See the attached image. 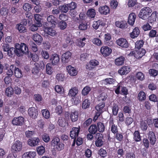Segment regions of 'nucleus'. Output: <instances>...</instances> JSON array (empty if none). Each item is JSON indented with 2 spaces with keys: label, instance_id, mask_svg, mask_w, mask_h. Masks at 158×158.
I'll use <instances>...</instances> for the list:
<instances>
[{
  "label": "nucleus",
  "instance_id": "nucleus-59",
  "mask_svg": "<svg viewBox=\"0 0 158 158\" xmlns=\"http://www.w3.org/2000/svg\"><path fill=\"white\" fill-rule=\"evenodd\" d=\"M148 73L151 76L155 77L158 74V71L155 69H151L148 70Z\"/></svg>",
  "mask_w": 158,
  "mask_h": 158
},
{
  "label": "nucleus",
  "instance_id": "nucleus-57",
  "mask_svg": "<svg viewBox=\"0 0 158 158\" xmlns=\"http://www.w3.org/2000/svg\"><path fill=\"white\" fill-rule=\"evenodd\" d=\"M112 112L114 115H116L117 114L119 108L118 106L116 103H114L112 108Z\"/></svg>",
  "mask_w": 158,
  "mask_h": 158
},
{
  "label": "nucleus",
  "instance_id": "nucleus-37",
  "mask_svg": "<svg viewBox=\"0 0 158 158\" xmlns=\"http://www.w3.org/2000/svg\"><path fill=\"white\" fill-rule=\"evenodd\" d=\"M95 10L92 8L89 9L87 11L86 15L89 19L94 18L96 15Z\"/></svg>",
  "mask_w": 158,
  "mask_h": 158
},
{
  "label": "nucleus",
  "instance_id": "nucleus-38",
  "mask_svg": "<svg viewBox=\"0 0 158 158\" xmlns=\"http://www.w3.org/2000/svg\"><path fill=\"white\" fill-rule=\"evenodd\" d=\"M45 30L47 31V33L51 36H55L57 34L55 30L52 27H46L45 28Z\"/></svg>",
  "mask_w": 158,
  "mask_h": 158
},
{
  "label": "nucleus",
  "instance_id": "nucleus-55",
  "mask_svg": "<svg viewBox=\"0 0 158 158\" xmlns=\"http://www.w3.org/2000/svg\"><path fill=\"white\" fill-rule=\"evenodd\" d=\"M107 97V94L104 93H102L98 96V101L104 102Z\"/></svg>",
  "mask_w": 158,
  "mask_h": 158
},
{
  "label": "nucleus",
  "instance_id": "nucleus-32",
  "mask_svg": "<svg viewBox=\"0 0 158 158\" xmlns=\"http://www.w3.org/2000/svg\"><path fill=\"white\" fill-rule=\"evenodd\" d=\"M125 60L124 57L121 56L115 59L114 63L117 66L122 65L124 64Z\"/></svg>",
  "mask_w": 158,
  "mask_h": 158
},
{
  "label": "nucleus",
  "instance_id": "nucleus-15",
  "mask_svg": "<svg viewBox=\"0 0 158 158\" xmlns=\"http://www.w3.org/2000/svg\"><path fill=\"white\" fill-rule=\"evenodd\" d=\"M72 56V53L69 51L63 54L61 56V61L63 63H68L70 60Z\"/></svg>",
  "mask_w": 158,
  "mask_h": 158
},
{
  "label": "nucleus",
  "instance_id": "nucleus-7",
  "mask_svg": "<svg viewBox=\"0 0 158 158\" xmlns=\"http://www.w3.org/2000/svg\"><path fill=\"white\" fill-rule=\"evenodd\" d=\"M146 52L145 49L142 48L140 50L132 51L130 53V55H133L136 59H139L145 55Z\"/></svg>",
  "mask_w": 158,
  "mask_h": 158
},
{
  "label": "nucleus",
  "instance_id": "nucleus-39",
  "mask_svg": "<svg viewBox=\"0 0 158 158\" xmlns=\"http://www.w3.org/2000/svg\"><path fill=\"white\" fill-rule=\"evenodd\" d=\"M135 77L137 80L142 81L145 79V77L143 73L141 72H138L135 74Z\"/></svg>",
  "mask_w": 158,
  "mask_h": 158
},
{
  "label": "nucleus",
  "instance_id": "nucleus-35",
  "mask_svg": "<svg viewBox=\"0 0 158 158\" xmlns=\"http://www.w3.org/2000/svg\"><path fill=\"white\" fill-rule=\"evenodd\" d=\"M7 55L8 56L11 57L15 56V55L17 56V53L16 48H10L7 52Z\"/></svg>",
  "mask_w": 158,
  "mask_h": 158
},
{
  "label": "nucleus",
  "instance_id": "nucleus-54",
  "mask_svg": "<svg viewBox=\"0 0 158 158\" xmlns=\"http://www.w3.org/2000/svg\"><path fill=\"white\" fill-rule=\"evenodd\" d=\"M36 150L38 154L40 155H43L45 151V148L43 146H40L38 147Z\"/></svg>",
  "mask_w": 158,
  "mask_h": 158
},
{
  "label": "nucleus",
  "instance_id": "nucleus-48",
  "mask_svg": "<svg viewBox=\"0 0 158 158\" xmlns=\"http://www.w3.org/2000/svg\"><path fill=\"white\" fill-rule=\"evenodd\" d=\"M80 22V24L78 26L79 29L81 30H85L88 28V26L87 23H86V21L85 22Z\"/></svg>",
  "mask_w": 158,
  "mask_h": 158
},
{
  "label": "nucleus",
  "instance_id": "nucleus-29",
  "mask_svg": "<svg viewBox=\"0 0 158 158\" xmlns=\"http://www.w3.org/2000/svg\"><path fill=\"white\" fill-rule=\"evenodd\" d=\"M104 38V41L106 44L109 46L112 45L113 42L112 41H110L111 39V37L110 34L107 33L105 34Z\"/></svg>",
  "mask_w": 158,
  "mask_h": 158
},
{
  "label": "nucleus",
  "instance_id": "nucleus-21",
  "mask_svg": "<svg viewBox=\"0 0 158 158\" xmlns=\"http://www.w3.org/2000/svg\"><path fill=\"white\" fill-rule=\"evenodd\" d=\"M66 69L68 73L71 76H75L77 73V71L76 69L71 65L67 66Z\"/></svg>",
  "mask_w": 158,
  "mask_h": 158
},
{
  "label": "nucleus",
  "instance_id": "nucleus-64",
  "mask_svg": "<svg viewBox=\"0 0 158 158\" xmlns=\"http://www.w3.org/2000/svg\"><path fill=\"white\" fill-rule=\"evenodd\" d=\"M42 138L43 140L45 143H48L49 141V135L46 133H44L42 135Z\"/></svg>",
  "mask_w": 158,
  "mask_h": 158
},
{
  "label": "nucleus",
  "instance_id": "nucleus-14",
  "mask_svg": "<svg viewBox=\"0 0 158 158\" xmlns=\"http://www.w3.org/2000/svg\"><path fill=\"white\" fill-rule=\"evenodd\" d=\"M28 114L30 117L35 119L38 116V111L34 107L29 108L28 110Z\"/></svg>",
  "mask_w": 158,
  "mask_h": 158
},
{
  "label": "nucleus",
  "instance_id": "nucleus-30",
  "mask_svg": "<svg viewBox=\"0 0 158 158\" xmlns=\"http://www.w3.org/2000/svg\"><path fill=\"white\" fill-rule=\"evenodd\" d=\"M32 39L38 44H40L43 40L42 36L38 33L34 34L32 36Z\"/></svg>",
  "mask_w": 158,
  "mask_h": 158
},
{
  "label": "nucleus",
  "instance_id": "nucleus-47",
  "mask_svg": "<svg viewBox=\"0 0 158 158\" xmlns=\"http://www.w3.org/2000/svg\"><path fill=\"white\" fill-rule=\"evenodd\" d=\"M90 101L87 99H85L82 102V107L83 109H86L88 108L90 105Z\"/></svg>",
  "mask_w": 158,
  "mask_h": 158
},
{
  "label": "nucleus",
  "instance_id": "nucleus-51",
  "mask_svg": "<svg viewBox=\"0 0 158 158\" xmlns=\"http://www.w3.org/2000/svg\"><path fill=\"white\" fill-rule=\"evenodd\" d=\"M58 123L60 126L62 127L65 126L66 124L65 118L62 117L59 118L58 121Z\"/></svg>",
  "mask_w": 158,
  "mask_h": 158
},
{
  "label": "nucleus",
  "instance_id": "nucleus-4",
  "mask_svg": "<svg viewBox=\"0 0 158 158\" xmlns=\"http://www.w3.org/2000/svg\"><path fill=\"white\" fill-rule=\"evenodd\" d=\"M95 144L97 147H102L104 144V139L102 134L98 133L96 134Z\"/></svg>",
  "mask_w": 158,
  "mask_h": 158
},
{
  "label": "nucleus",
  "instance_id": "nucleus-31",
  "mask_svg": "<svg viewBox=\"0 0 158 158\" xmlns=\"http://www.w3.org/2000/svg\"><path fill=\"white\" fill-rule=\"evenodd\" d=\"M35 152L29 151L24 153L22 156V158H34L36 156Z\"/></svg>",
  "mask_w": 158,
  "mask_h": 158
},
{
  "label": "nucleus",
  "instance_id": "nucleus-63",
  "mask_svg": "<svg viewBox=\"0 0 158 158\" xmlns=\"http://www.w3.org/2000/svg\"><path fill=\"white\" fill-rule=\"evenodd\" d=\"M16 28L20 32H23L25 30V27L21 23L17 24L16 26Z\"/></svg>",
  "mask_w": 158,
  "mask_h": 158
},
{
  "label": "nucleus",
  "instance_id": "nucleus-11",
  "mask_svg": "<svg viewBox=\"0 0 158 158\" xmlns=\"http://www.w3.org/2000/svg\"><path fill=\"white\" fill-rule=\"evenodd\" d=\"M148 139L149 140L150 144L154 145L156 143V139L155 134L152 131H150L147 134Z\"/></svg>",
  "mask_w": 158,
  "mask_h": 158
},
{
  "label": "nucleus",
  "instance_id": "nucleus-18",
  "mask_svg": "<svg viewBox=\"0 0 158 158\" xmlns=\"http://www.w3.org/2000/svg\"><path fill=\"white\" fill-rule=\"evenodd\" d=\"M15 67V65L14 64H12L10 66L8 65L7 66H6L5 69L6 71V75L11 77L13 74Z\"/></svg>",
  "mask_w": 158,
  "mask_h": 158
},
{
  "label": "nucleus",
  "instance_id": "nucleus-8",
  "mask_svg": "<svg viewBox=\"0 0 158 158\" xmlns=\"http://www.w3.org/2000/svg\"><path fill=\"white\" fill-rule=\"evenodd\" d=\"M80 129V127L78 126L77 127H73L70 131V135L72 139H74L73 144H75L76 138L77 137Z\"/></svg>",
  "mask_w": 158,
  "mask_h": 158
},
{
  "label": "nucleus",
  "instance_id": "nucleus-53",
  "mask_svg": "<svg viewBox=\"0 0 158 158\" xmlns=\"http://www.w3.org/2000/svg\"><path fill=\"white\" fill-rule=\"evenodd\" d=\"M138 98L140 101L144 100L146 98V94L143 91H140L138 94Z\"/></svg>",
  "mask_w": 158,
  "mask_h": 158
},
{
  "label": "nucleus",
  "instance_id": "nucleus-12",
  "mask_svg": "<svg viewBox=\"0 0 158 158\" xmlns=\"http://www.w3.org/2000/svg\"><path fill=\"white\" fill-rule=\"evenodd\" d=\"M100 52L103 56L105 57L109 56L112 53L111 48L106 46L102 47L100 49Z\"/></svg>",
  "mask_w": 158,
  "mask_h": 158
},
{
  "label": "nucleus",
  "instance_id": "nucleus-58",
  "mask_svg": "<svg viewBox=\"0 0 158 158\" xmlns=\"http://www.w3.org/2000/svg\"><path fill=\"white\" fill-rule=\"evenodd\" d=\"M50 84L48 80H44L42 81L41 86L44 89H47L49 87Z\"/></svg>",
  "mask_w": 158,
  "mask_h": 158
},
{
  "label": "nucleus",
  "instance_id": "nucleus-27",
  "mask_svg": "<svg viewBox=\"0 0 158 158\" xmlns=\"http://www.w3.org/2000/svg\"><path fill=\"white\" fill-rule=\"evenodd\" d=\"M136 16L134 13H131L128 17V23L131 25L133 26L135 23Z\"/></svg>",
  "mask_w": 158,
  "mask_h": 158
},
{
  "label": "nucleus",
  "instance_id": "nucleus-6",
  "mask_svg": "<svg viewBox=\"0 0 158 158\" xmlns=\"http://www.w3.org/2000/svg\"><path fill=\"white\" fill-rule=\"evenodd\" d=\"M99 62L95 59L91 60L85 65L86 69L89 70H92L96 68L99 65Z\"/></svg>",
  "mask_w": 158,
  "mask_h": 158
},
{
  "label": "nucleus",
  "instance_id": "nucleus-40",
  "mask_svg": "<svg viewBox=\"0 0 158 158\" xmlns=\"http://www.w3.org/2000/svg\"><path fill=\"white\" fill-rule=\"evenodd\" d=\"M34 18L35 19V24L39 25V26H41L42 23H41L42 20V16L39 14H35L34 15Z\"/></svg>",
  "mask_w": 158,
  "mask_h": 158
},
{
  "label": "nucleus",
  "instance_id": "nucleus-23",
  "mask_svg": "<svg viewBox=\"0 0 158 158\" xmlns=\"http://www.w3.org/2000/svg\"><path fill=\"white\" fill-rule=\"evenodd\" d=\"M105 24L103 20H99L97 21H94L93 22L92 27L94 29L97 30L101 26L104 27Z\"/></svg>",
  "mask_w": 158,
  "mask_h": 158
},
{
  "label": "nucleus",
  "instance_id": "nucleus-24",
  "mask_svg": "<svg viewBox=\"0 0 158 158\" xmlns=\"http://www.w3.org/2000/svg\"><path fill=\"white\" fill-rule=\"evenodd\" d=\"M140 32L139 28L137 27H135L133 30L130 33V36L132 39H135L139 36Z\"/></svg>",
  "mask_w": 158,
  "mask_h": 158
},
{
  "label": "nucleus",
  "instance_id": "nucleus-5",
  "mask_svg": "<svg viewBox=\"0 0 158 158\" xmlns=\"http://www.w3.org/2000/svg\"><path fill=\"white\" fill-rule=\"evenodd\" d=\"M23 148L22 143L19 140H17L12 145L11 151L14 153L20 152Z\"/></svg>",
  "mask_w": 158,
  "mask_h": 158
},
{
  "label": "nucleus",
  "instance_id": "nucleus-1",
  "mask_svg": "<svg viewBox=\"0 0 158 158\" xmlns=\"http://www.w3.org/2000/svg\"><path fill=\"white\" fill-rule=\"evenodd\" d=\"M51 145L55 151H60L64 148V144L60 141L59 137L57 136L53 137L51 142Z\"/></svg>",
  "mask_w": 158,
  "mask_h": 158
},
{
  "label": "nucleus",
  "instance_id": "nucleus-41",
  "mask_svg": "<svg viewBox=\"0 0 158 158\" xmlns=\"http://www.w3.org/2000/svg\"><path fill=\"white\" fill-rule=\"evenodd\" d=\"M88 131L89 133L95 134L98 131L97 127L96 124L91 125L88 128Z\"/></svg>",
  "mask_w": 158,
  "mask_h": 158
},
{
  "label": "nucleus",
  "instance_id": "nucleus-45",
  "mask_svg": "<svg viewBox=\"0 0 158 158\" xmlns=\"http://www.w3.org/2000/svg\"><path fill=\"white\" fill-rule=\"evenodd\" d=\"M39 65L38 63H35L34 67L32 68L31 72L34 74H37L39 72Z\"/></svg>",
  "mask_w": 158,
  "mask_h": 158
},
{
  "label": "nucleus",
  "instance_id": "nucleus-36",
  "mask_svg": "<svg viewBox=\"0 0 158 158\" xmlns=\"http://www.w3.org/2000/svg\"><path fill=\"white\" fill-rule=\"evenodd\" d=\"M14 74L15 77L17 78H20L23 77V72L21 70L18 68L15 67L14 72Z\"/></svg>",
  "mask_w": 158,
  "mask_h": 158
},
{
  "label": "nucleus",
  "instance_id": "nucleus-3",
  "mask_svg": "<svg viewBox=\"0 0 158 158\" xmlns=\"http://www.w3.org/2000/svg\"><path fill=\"white\" fill-rule=\"evenodd\" d=\"M152 12V10L150 7H144L141 10L139 15V18L143 19H147L150 16V15Z\"/></svg>",
  "mask_w": 158,
  "mask_h": 158
},
{
  "label": "nucleus",
  "instance_id": "nucleus-13",
  "mask_svg": "<svg viewBox=\"0 0 158 158\" xmlns=\"http://www.w3.org/2000/svg\"><path fill=\"white\" fill-rule=\"evenodd\" d=\"M116 43L119 46L122 48H127L129 47V43L126 39L121 38L117 40Z\"/></svg>",
  "mask_w": 158,
  "mask_h": 158
},
{
  "label": "nucleus",
  "instance_id": "nucleus-43",
  "mask_svg": "<svg viewBox=\"0 0 158 158\" xmlns=\"http://www.w3.org/2000/svg\"><path fill=\"white\" fill-rule=\"evenodd\" d=\"M97 128L98 131L100 132H103L105 130V127L103 123L100 122H98L97 124Z\"/></svg>",
  "mask_w": 158,
  "mask_h": 158
},
{
  "label": "nucleus",
  "instance_id": "nucleus-49",
  "mask_svg": "<svg viewBox=\"0 0 158 158\" xmlns=\"http://www.w3.org/2000/svg\"><path fill=\"white\" fill-rule=\"evenodd\" d=\"M41 112L43 116L45 118L48 119L49 118L50 116V114L47 109H46L42 110Z\"/></svg>",
  "mask_w": 158,
  "mask_h": 158
},
{
  "label": "nucleus",
  "instance_id": "nucleus-61",
  "mask_svg": "<svg viewBox=\"0 0 158 158\" xmlns=\"http://www.w3.org/2000/svg\"><path fill=\"white\" fill-rule=\"evenodd\" d=\"M61 12L66 13L69 10L67 4H65L59 7Z\"/></svg>",
  "mask_w": 158,
  "mask_h": 158
},
{
  "label": "nucleus",
  "instance_id": "nucleus-46",
  "mask_svg": "<svg viewBox=\"0 0 158 158\" xmlns=\"http://www.w3.org/2000/svg\"><path fill=\"white\" fill-rule=\"evenodd\" d=\"M91 90V88L89 86L87 85L83 88L81 91V94L83 96H86L89 94Z\"/></svg>",
  "mask_w": 158,
  "mask_h": 158
},
{
  "label": "nucleus",
  "instance_id": "nucleus-25",
  "mask_svg": "<svg viewBox=\"0 0 158 158\" xmlns=\"http://www.w3.org/2000/svg\"><path fill=\"white\" fill-rule=\"evenodd\" d=\"M133 139L136 142H139L142 140V137L139 131H135L133 134Z\"/></svg>",
  "mask_w": 158,
  "mask_h": 158
},
{
  "label": "nucleus",
  "instance_id": "nucleus-9",
  "mask_svg": "<svg viewBox=\"0 0 158 158\" xmlns=\"http://www.w3.org/2000/svg\"><path fill=\"white\" fill-rule=\"evenodd\" d=\"M109 129L111 132L114 135L118 131V128L117 125L114 124V118L110 117L109 120Z\"/></svg>",
  "mask_w": 158,
  "mask_h": 158
},
{
  "label": "nucleus",
  "instance_id": "nucleus-33",
  "mask_svg": "<svg viewBox=\"0 0 158 158\" xmlns=\"http://www.w3.org/2000/svg\"><path fill=\"white\" fill-rule=\"evenodd\" d=\"M115 25L117 27L123 29H125L127 27V23L125 21H116L115 22Z\"/></svg>",
  "mask_w": 158,
  "mask_h": 158
},
{
  "label": "nucleus",
  "instance_id": "nucleus-22",
  "mask_svg": "<svg viewBox=\"0 0 158 158\" xmlns=\"http://www.w3.org/2000/svg\"><path fill=\"white\" fill-rule=\"evenodd\" d=\"M130 71V68L128 66H123L118 70V73L121 75L127 74Z\"/></svg>",
  "mask_w": 158,
  "mask_h": 158
},
{
  "label": "nucleus",
  "instance_id": "nucleus-28",
  "mask_svg": "<svg viewBox=\"0 0 158 158\" xmlns=\"http://www.w3.org/2000/svg\"><path fill=\"white\" fill-rule=\"evenodd\" d=\"M105 106L104 102H102L101 103L98 104L95 106V109L97 112L102 114L103 112V109Z\"/></svg>",
  "mask_w": 158,
  "mask_h": 158
},
{
  "label": "nucleus",
  "instance_id": "nucleus-20",
  "mask_svg": "<svg viewBox=\"0 0 158 158\" xmlns=\"http://www.w3.org/2000/svg\"><path fill=\"white\" fill-rule=\"evenodd\" d=\"M47 20L48 22L53 25L52 27H55L56 24L58 23L59 22L57 19L52 15H50L48 16Z\"/></svg>",
  "mask_w": 158,
  "mask_h": 158
},
{
  "label": "nucleus",
  "instance_id": "nucleus-44",
  "mask_svg": "<svg viewBox=\"0 0 158 158\" xmlns=\"http://www.w3.org/2000/svg\"><path fill=\"white\" fill-rule=\"evenodd\" d=\"M14 94V89L11 86L8 87L6 89L5 94L8 97H11Z\"/></svg>",
  "mask_w": 158,
  "mask_h": 158
},
{
  "label": "nucleus",
  "instance_id": "nucleus-26",
  "mask_svg": "<svg viewBox=\"0 0 158 158\" xmlns=\"http://www.w3.org/2000/svg\"><path fill=\"white\" fill-rule=\"evenodd\" d=\"M78 92V90L77 88L76 87H72L69 90L68 93L69 96L72 98L73 99H74V98L77 95Z\"/></svg>",
  "mask_w": 158,
  "mask_h": 158
},
{
  "label": "nucleus",
  "instance_id": "nucleus-10",
  "mask_svg": "<svg viewBox=\"0 0 158 158\" xmlns=\"http://www.w3.org/2000/svg\"><path fill=\"white\" fill-rule=\"evenodd\" d=\"M24 118L22 116L14 117L12 121V124L13 125L22 126L24 123Z\"/></svg>",
  "mask_w": 158,
  "mask_h": 158
},
{
  "label": "nucleus",
  "instance_id": "nucleus-56",
  "mask_svg": "<svg viewBox=\"0 0 158 158\" xmlns=\"http://www.w3.org/2000/svg\"><path fill=\"white\" fill-rule=\"evenodd\" d=\"M98 154L102 157H105L107 156V152L106 150L102 148L99 149L98 152Z\"/></svg>",
  "mask_w": 158,
  "mask_h": 158
},
{
  "label": "nucleus",
  "instance_id": "nucleus-50",
  "mask_svg": "<svg viewBox=\"0 0 158 158\" xmlns=\"http://www.w3.org/2000/svg\"><path fill=\"white\" fill-rule=\"evenodd\" d=\"M139 127L141 129L144 131L147 130L148 128V125L145 121L142 120L140 122Z\"/></svg>",
  "mask_w": 158,
  "mask_h": 158
},
{
  "label": "nucleus",
  "instance_id": "nucleus-60",
  "mask_svg": "<svg viewBox=\"0 0 158 158\" xmlns=\"http://www.w3.org/2000/svg\"><path fill=\"white\" fill-rule=\"evenodd\" d=\"M46 70L47 73L49 75L52 74L53 71L51 67V64L50 63H48L46 65Z\"/></svg>",
  "mask_w": 158,
  "mask_h": 158
},
{
  "label": "nucleus",
  "instance_id": "nucleus-17",
  "mask_svg": "<svg viewBox=\"0 0 158 158\" xmlns=\"http://www.w3.org/2000/svg\"><path fill=\"white\" fill-rule=\"evenodd\" d=\"M98 10L101 14L106 15L109 13L110 9L109 6L107 5L102 6L99 7Z\"/></svg>",
  "mask_w": 158,
  "mask_h": 158
},
{
  "label": "nucleus",
  "instance_id": "nucleus-42",
  "mask_svg": "<svg viewBox=\"0 0 158 158\" xmlns=\"http://www.w3.org/2000/svg\"><path fill=\"white\" fill-rule=\"evenodd\" d=\"M144 42L143 40H141L137 41L135 44L136 49L140 50L143 47Z\"/></svg>",
  "mask_w": 158,
  "mask_h": 158
},
{
  "label": "nucleus",
  "instance_id": "nucleus-19",
  "mask_svg": "<svg viewBox=\"0 0 158 158\" xmlns=\"http://www.w3.org/2000/svg\"><path fill=\"white\" fill-rule=\"evenodd\" d=\"M50 60L53 65H57L59 62L60 58L57 54H54L51 56Z\"/></svg>",
  "mask_w": 158,
  "mask_h": 158
},
{
  "label": "nucleus",
  "instance_id": "nucleus-16",
  "mask_svg": "<svg viewBox=\"0 0 158 158\" xmlns=\"http://www.w3.org/2000/svg\"><path fill=\"white\" fill-rule=\"evenodd\" d=\"M40 140L38 137H34L29 139L27 144L31 147H35L39 145Z\"/></svg>",
  "mask_w": 158,
  "mask_h": 158
},
{
  "label": "nucleus",
  "instance_id": "nucleus-52",
  "mask_svg": "<svg viewBox=\"0 0 158 158\" xmlns=\"http://www.w3.org/2000/svg\"><path fill=\"white\" fill-rule=\"evenodd\" d=\"M115 135V138L118 141L121 142L123 140V134L122 132L118 131Z\"/></svg>",
  "mask_w": 158,
  "mask_h": 158
},
{
  "label": "nucleus",
  "instance_id": "nucleus-34",
  "mask_svg": "<svg viewBox=\"0 0 158 158\" xmlns=\"http://www.w3.org/2000/svg\"><path fill=\"white\" fill-rule=\"evenodd\" d=\"M78 112L77 111L71 112L70 118L71 121L73 122L77 121L78 119Z\"/></svg>",
  "mask_w": 158,
  "mask_h": 158
},
{
  "label": "nucleus",
  "instance_id": "nucleus-62",
  "mask_svg": "<svg viewBox=\"0 0 158 158\" xmlns=\"http://www.w3.org/2000/svg\"><path fill=\"white\" fill-rule=\"evenodd\" d=\"M86 39L85 37L83 38L82 39H80L77 42V45L80 47H84L85 44V40Z\"/></svg>",
  "mask_w": 158,
  "mask_h": 158
},
{
  "label": "nucleus",
  "instance_id": "nucleus-2",
  "mask_svg": "<svg viewBox=\"0 0 158 158\" xmlns=\"http://www.w3.org/2000/svg\"><path fill=\"white\" fill-rule=\"evenodd\" d=\"M15 47L17 49L18 56H21L24 54L29 53L28 47L24 43H21L20 44L16 43L15 44Z\"/></svg>",
  "mask_w": 158,
  "mask_h": 158
}]
</instances>
